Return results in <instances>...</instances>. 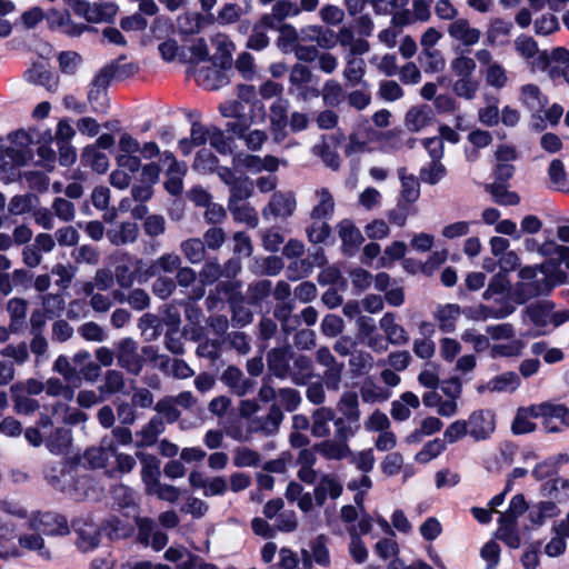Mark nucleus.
Returning <instances> with one entry per match:
<instances>
[{"label":"nucleus","instance_id":"nucleus-2","mask_svg":"<svg viewBox=\"0 0 569 569\" xmlns=\"http://www.w3.org/2000/svg\"><path fill=\"white\" fill-rule=\"evenodd\" d=\"M337 410L340 416L336 417L335 428L341 427L342 430L357 435L361 418L358 393L351 390L343 391L337 402Z\"/></svg>","mask_w":569,"mask_h":569},{"label":"nucleus","instance_id":"nucleus-9","mask_svg":"<svg viewBox=\"0 0 569 569\" xmlns=\"http://www.w3.org/2000/svg\"><path fill=\"white\" fill-rule=\"evenodd\" d=\"M548 402L519 408L511 425L515 435H525L536 429V423L530 418H547Z\"/></svg>","mask_w":569,"mask_h":569},{"label":"nucleus","instance_id":"nucleus-38","mask_svg":"<svg viewBox=\"0 0 569 569\" xmlns=\"http://www.w3.org/2000/svg\"><path fill=\"white\" fill-rule=\"evenodd\" d=\"M101 532H104L110 540L127 539L132 536L133 527L124 523L118 517H109L100 526Z\"/></svg>","mask_w":569,"mask_h":569},{"label":"nucleus","instance_id":"nucleus-48","mask_svg":"<svg viewBox=\"0 0 569 569\" xmlns=\"http://www.w3.org/2000/svg\"><path fill=\"white\" fill-rule=\"evenodd\" d=\"M442 426V421L437 417L425 418L421 421L420 427L407 436L406 441L408 443L420 442L423 437L431 436L440 431Z\"/></svg>","mask_w":569,"mask_h":569},{"label":"nucleus","instance_id":"nucleus-19","mask_svg":"<svg viewBox=\"0 0 569 569\" xmlns=\"http://www.w3.org/2000/svg\"><path fill=\"white\" fill-rule=\"evenodd\" d=\"M336 228L345 253L352 254L365 241L361 231L350 219L341 220Z\"/></svg>","mask_w":569,"mask_h":569},{"label":"nucleus","instance_id":"nucleus-23","mask_svg":"<svg viewBox=\"0 0 569 569\" xmlns=\"http://www.w3.org/2000/svg\"><path fill=\"white\" fill-rule=\"evenodd\" d=\"M221 381L237 396H246L253 388V382L246 378L236 366H229L221 375Z\"/></svg>","mask_w":569,"mask_h":569},{"label":"nucleus","instance_id":"nucleus-62","mask_svg":"<svg viewBox=\"0 0 569 569\" xmlns=\"http://www.w3.org/2000/svg\"><path fill=\"white\" fill-rule=\"evenodd\" d=\"M272 291V283L270 280H259L252 282L247 288V301L250 305H258L263 301Z\"/></svg>","mask_w":569,"mask_h":569},{"label":"nucleus","instance_id":"nucleus-12","mask_svg":"<svg viewBox=\"0 0 569 569\" xmlns=\"http://www.w3.org/2000/svg\"><path fill=\"white\" fill-rule=\"evenodd\" d=\"M377 136V132L369 126L367 119L358 123L357 128L349 134L348 143L345 147V154L352 157L367 150V146Z\"/></svg>","mask_w":569,"mask_h":569},{"label":"nucleus","instance_id":"nucleus-11","mask_svg":"<svg viewBox=\"0 0 569 569\" xmlns=\"http://www.w3.org/2000/svg\"><path fill=\"white\" fill-rule=\"evenodd\" d=\"M289 101L277 98L270 106V130L276 142H281L287 137Z\"/></svg>","mask_w":569,"mask_h":569},{"label":"nucleus","instance_id":"nucleus-64","mask_svg":"<svg viewBox=\"0 0 569 569\" xmlns=\"http://www.w3.org/2000/svg\"><path fill=\"white\" fill-rule=\"evenodd\" d=\"M479 87V81L475 76H472L468 78H457L453 82L452 90L459 98L472 100L476 97Z\"/></svg>","mask_w":569,"mask_h":569},{"label":"nucleus","instance_id":"nucleus-15","mask_svg":"<svg viewBox=\"0 0 569 569\" xmlns=\"http://www.w3.org/2000/svg\"><path fill=\"white\" fill-rule=\"evenodd\" d=\"M284 419L282 409L277 403H272L267 415L257 417L251 421V430L261 432L264 436H274L278 433L279 428Z\"/></svg>","mask_w":569,"mask_h":569},{"label":"nucleus","instance_id":"nucleus-52","mask_svg":"<svg viewBox=\"0 0 569 569\" xmlns=\"http://www.w3.org/2000/svg\"><path fill=\"white\" fill-rule=\"evenodd\" d=\"M418 60L426 73H436L445 68V58L440 50H422Z\"/></svg>","mask_w":569,"mask_h":569},{"label":"nucleus","instance_id":"nucleus-20","mask_svg":"<svg viewBox=\"0 0 569 569\" xmlns=\"http://www.w3.org/2000/svg\"><path fill=\"white\" fill-rule=\"evenodd\" d=\"M44 445L51 453L66 455L72 445V432L66 427L44 431Z\"/></svg>","mask_w":569,"mask_h":569},{"label":"nucleus","instance_id":"nucleus-55","mask_svg":"<svg viewBox=\"0 0 569 569\" xmlns=\"http://www.w3.org/2000/svg\"><path fill=\"white\" fill-rule=\"evenodd\" d=\"M328 218L311 219L312 222L307 227V238L311 243H322L331 234V228L326 221Z\"/></svg>","mask_w":569,"mask_h":569},{"label":"nucleus","instance_id":"nucleus-4","mask_svg":"<svg viewBox=\"0 0 569 569\" xmlns=\"http://www.w3.org/2000/svg\"><path fill=\"white\" fill-rule=\"evenodd\" d=\"M356 435L335 428L332 439H325L313 446V450L329 460H343L350 456L349 440Z\"/></svg>","mask_w":569,"mask_h":569},{"label":"nucleus","instance_id":"nucleus-29","mask_svg":"<svg viewBox=\"0 0 569 569\" xmlns=\"http://www.w3.org/2000/svg\"><path fill=\"white\" fill-rule=\"evenodd\" d=\"M291 360L292 367L289 369V377L293 385L305 386L313 376L312 361L308 356L299 355Z\"/></svg>","mask_w":569,"mask_h":569},{"label":"nucleus","instance_id":"nucleus-54","mask_svg":"<svg viewBox=\"0 0 569 569\" xmlns=\"http://www.w3.org/2000/svg\"><path fill=\"white\" fill-rule=\"evenodd\" d=\"M487 191L493 198V201L500 206H516L520 202V197L509 191L503 183L495 182L486 187Z\"/></svg>","mask_w":569,"mask_h":569},{"label":"nucleus","instance_id":"nucleus-22","mask_svg":"<svg viewBox=\"0 0 569 569\" xmlns=\"http://www.w3.org/2000/svg\"><path fill=\"white\" fill-rule=\"evenodd\" d=\"M336 412L330 407L321 406L311 413V435L316 438H328L331 433L330 423L335 425Z\"/></svg>","mask_w":569,"mask_h":569},{"label":"nucleus","instance_id":"nucleus-61","mask_svg":"<svg viewBox=\"0 0 569 569\" xmlns=\"http://www.w3.org/2000/svg\"><path fill=\"white\" fill-rule=\"evenodd\" d=\"M228 203L244 202L252 194L253 184L248 178L239 177L230 187Z\"/></svg>","mask_w":569,"mask_h":569},{"label":"nucleus","instance_id":"nucleus-27","mask_svg":"<svg viewBox=\"0 0 569 569\" xmlns=\"http://www.w3.org/2000/svg\"><path fill=\"white\" fill-rule=\"evenodd\" d=\"M315 199L317 203L310 211V219L331 218L336 208L331 191L326 187L318 188L315 190Z\"/></svg>","mask_w":569,"mask_h":569},{"label":"nucleus","instance_id":"nucleus-49","mask_svg":"<svg viewBox=\"0 0 569 569\" xmlns=\"http://www.w3.org/2000/svg\"><path fill=\"white\" fill-rule=\"evenodd\" d=\"M71 257L77 264H88L91 267L97 266L100 262V251L92 244H81L76 247Z\"/></svg>","mask_w":569,"mask_h":569},{"label":"nucleus","instance_id":"nucleus-32","mask_svg":"<svg viewBox=\"0 0 569 569\" xmlns=\"http://www.w3.org/2000/svg\"><path fill=\"white\" fill-rule=\"evenodd\" d=\"M126 388V378L123 372L116 369H108L103 375V381L98 387L101 396L109 398L113 395L121 393Z\"/></svg>","mask_w":569,"mask_h":569},{"label":"nucleus","instance_id":"nucleus-21","mask_svg":"<svg viewBox=\"0 0 569 569\" xmlns=\"http://www.w3.org/2000/svg\"><path fill=\"white\" fill-rule=\"evenodd\" d=\"M343 491L342 485L331 475H323L313 489L315 502L322 507L328 498L336 500Z\"/></svg>","mask_w":569,"mask_h":569},{"label":"nucleus","instance_id":"nucleus-46","mask_svg":"<svg viewBox=\"0 0 569 569\" xmlns=\"http://www.w3.org/2000/svg\"><path fill=\"white\" fill-rule=\"evenodd\" d=\"M366 73V62L362 58L347 56L343 78L352 86L360 84Z\"/></svg>","mask_w":569,"mask_h":569},{"label":"nucleus","instance_id":"nucleus-7","mask_svg":"<svg viewBox=\"0 0 569 569\" xmlns=\"http://www.w3.org/2000/svg\"><path fill=\"white\" fill-rule=\"evenodd\" d=\"M296 207L297 202L292 192H274L262 209V217L266 220L287 219L293 214Z\"/></svg>","mask_w":569,"mask_h":569},{"label":"nucleus","instance_id":"nucleus-45","mask_svg":"<svg viewBox=\"0 0 569 569\" xmlns=\"http://www.w3.org/2000/svg\"><path fill=\"white\" fill-rule=\"evenodd\" d=\"M431 121V110L428 107L411 108L405 119V123L410 131H420Z\"/></svg>","mask_w":569,"mask_h":569},{"label":"nucleus","instance_id":"nucleus-44","mask_svg":"<svg viewBox=\"0 0 569 569\" xmlns=\"http://www.w3.org/2000/svg\"><path fill=\"white\" fill-rule=\"evenodd\" d=\"M81 160L83 164L91 167L98 173H104L109 168L107 154L99 151L96 146L86 147Z\"/></svg>","mask_w":569,"mask_h":569},{"label":"nucleus","instance_id":"nucleus-41","mask_svg":"<svg viewBox=\"0 0 569 569\" xmlns=\"http://www.w3.org/2000/svg\"><path fill=\"white\" fill-rule=\"evenodd\" d=\"M559 513L557 505L552 501H539L529 506V520L535 526H540L549 518Z\"/></svg>","mask_w":569,"mask_h":569},{"label":"nucleus","instance_id":"nucleus-31","mask_svg":"<svg viewBox=\"0 0 569 569\" xmlns=\"http://www.w3.org/2000/svg\"><path fill=\"white\" fill-rule=\"evenodd\" d=\"M273 28L272 18L269 14L263 16L252 28V32L247 40V47L252 50H263L269 46L268 29Z\"/></svg>","mask_w":569,"mask_h":569},{"label":"nucleus","instance_id":"nucleus-18","mask_svg":"<svg viewBox=\"0 0 569 569\" xmlns=\"http://www.w3.org/2000/svg\"><path fill=\"white\" fill-rule=\"evenodd\" d=\"M512 22L503 18H491L485 32V44L488 47L503 46L512 31Z\"/></svg>","mask_w":569,"mask_h":569},{"label":"nucleus","instance_id":"nucleus-33","mask_svg":"<svg viewBox=\"0 0 569 569\" xmlns=\"http://www.w3.org/2000/svg\"><path fill=\"white\" fill-rule=\"evenodd\" d=\"M37 520L46 535L64 536L70 531L66 518L61 515L44 512L40 513Z\"/></svg>","mask_w":569,"mask_h":569},{"label":"nucleus","instance_id":"nucleus-5","mask_svg":"<svg viewBox=\"0 0 569 569\" xmlns=\"http://www.w3.org/2000/svg\"><path fill=\"white\" fill-rule=\"evenodd\" d=\"M117 363L128 373L139 376L143 368V359L138 353V343L132 338L127 337L119 340L116 345Z\"/></svg>","mask_w":569,"mask_h":569},{"label":"nucleus","instance_id":"nucleus-63","mask_svg":"<svg viewBox=\"0 0 569 569\" xmlns=\"http://www.w3.org/2000/svg\"><path fill=\"white\" fill-rule=\"evenodd\" d=\"M499 529L497 531V538L502 540L509 548L517 549L521 545V539L518 533L517 523L503 520H498Z\"/></svg>","mask_w":569,"mask_h":569},{"label":"nucleus","instance_id":"nucleus-34","mask_svg":"<svg viewBox=\"0 0 569 569\" xmlns=\"http://www.w3.org/2000/svg\"><path fill=\"white\" fill-rule=\"evenodd\" d=\"M179 249L183 258L191 264H199L206 259L207 249L201 238H188L180 242Z\"/></svg>","mask_w":569,"mask_h":569},{"label":"nucleus","instance_id":"nucleus-40","mask_svg":"<svg viewBox=\"0 0 569 569\" xmlns=\"http://www.w3.org/2000/svg\"><path fill=\"white\" fill-rule=\"evenodd\" d=\"M116 455V448L112 445L88 448L83 453V459L93 469L107 467L111 456Z\"/></svg>","mask_w":569,"mask_h":569},{"label":"nucleus","instance_id":"nucleus-39","mask_svg":"<svg viewBox=\"0 0 569 569\" xmlns=\"http://www.w3.org/2000/svg\"><path fill=\"white\" fill-rule=\"evenodd\" d=\"M187 172V166L183 162L173 160L167 170V180L164 182L166 190L173 196H178L182 191V178Z\"/></svg>","mask_w":569,"mask_h":569},{"label":"nucleus","instance_id":"nucleus-3","mask_svg":"<svg viewBox=\"0 0 569 569\" xmlns=\"http://www.w3.org/2000/svg\"><path fill=\"white\" fill-rule=\"evenodd\" d=\"M109 259L116 264L112 271L117 284L123 289L131 288L141 269L142 260L133 261L132 256L124 251H114L109 256Z\"/></svg>","mask_w":569,"mask_h":569},{"label":"nucleus","instance_id":"nucleus-17","mask_svg":"<svg viewBox=\"0 0 569 569\" xmlns=\"http://www.w3.org/2000/svg\"><path fill=\"white\" fill-rule=\"evenodd\" d=\"M293 352L290 346L273 348L267 355V365L269 371L279 379L289 377L290 360Z\"/></svg>","mask_w":569,"mask_h":569},{"label":"nucleus","instance_id":"nucleus-1","mask_svg":"<svg viewBox=\"0 0 569 569\" xmlns=\"http://www.w3.org/2000/svg\"><path fill=\"white\" fill-rule=\"evenodd\" d=\"M46 478L56 489L70 493L77 499L88 495L90 478L82 473L80 462L63 460L47 470Z\"/></svg>","mask_w":569,"mask_h":569},{"label":"nucleus","instance_id":"nucleus-56","mask_svg":"<svg viewBox=\"0 0 569 569\" xmlns=\"http://www.w3.org/2000/svg\"><path fill=\"white\" fill-rule=\"evenodd\" d=\"M510 290V281L503 272L496 273L489 281L487 289L482 293L485 300L495 299L497 296H503Z\"/></svg>","mask_w":569,"mask_h":569},{"label":"nucleus","instance_id":"nucleus-14","mask_svg":"<svg viewBox=\"0 0 569 569\" xmlns=\"http://www.w3.org/2000/svg\"><path fill=\"white\" fill-rule=\"evenodd\" d=\"M73 530L77 535L76 546L81 552H89L100 545L101 529L99 526L87 521H77L73 523Z\"/></svg>","mask_w":569,"mask_h":569},{"label":"nucleus","instance_id":"nucleus-43","mask_svg":"<svg viewBox=\"0 0 569 569\" xmlns=\"http://www.w3.org/2000/svg\"><path fill=\"white\" fill-rule=\"evenodd\" d=\"M520 101L531 111H540L546 104V98L542 96L538 86L528 83L520 88Z\"/></svg>","mask_w":569,"mask_h":569},{"label":"nucleus","instance_id":"nucleus-59","mask_svg":"<svg viewBox=\"0 0 569 569\" xmlns=\"http://www.w3.org/2000/svg\"><path fill=\"white\" fill-rule=\"evenodd\" d=\"M28 305L24 299L12 298L8 301L7 311L10 316V329L17 331L27 316Z\"/></svg>","mask_w":569,"mask_h":569},{"label":"nucleus","instance_id":"nucleus-58","mask_svg":"<svg viewBox=\"0 0 569 569\" xmlns=\"http://www.w3.org/2000/svg\"><path fill=\"white\" fill-rule=\"evenodd\" d=\"M222 264L218 258L213 257L204 259L201 270L199 271V278L202 284H212L222 278Z\"/></svg>","mask_w":569,"mask_h":569},{"label":"nucleus","instance_id":"nucleus-6","mask_svg":"<svg viewBox=\"0 0 569 569\" xmlns=\"http://www.w3.org/2000/svg\"><path fill=\"white\" fill-rule=\"evenodd\" d=\"M466 422L469 436L475 441L490 439L496 430V417L489 409H479L471 412Z\"/></svg>","mask_w":569,"mask_h":569},{"label":"nucleus","instance_id":"nucleus-50","mask_svg":"<svg viewBox=\"0 0 569 569\" xmlns=\"http://www.w3.org/2000/svg\"><path fill=\"white\" fill-rule=\"evenodd\" d=\"M153 409L158 413L157 416L163 418L164 423H174L181 417V412L172 399V396H166L159 399Z\"/></svg>","mask_w":569,"mask_h":569},{"label":"nucleus","instance_id":"nucleus-57","mask_svg":"<svg viewBox=\"0 0 569 569\" xmlns=\"http://www.w3.org/2000/svg\"><path fill=\"white\" fill-rule=\"evenodd\" d=\"M553 306L549 301L532 303L526 308L528 318L537 326L549 322Z\"/></svg>","mask_w":569,"mask_h":569},{"label":"nucleus","instance_id":"nucleus-53","mask_svg":"<svg viewBox=\"0 0 569 569\" xmlns=\"http://www.w3.org/2000/svg\"><path fill=\"white\" fill-rule=\"evenodd\" d=\"M323 102L330 107H338L345 98L342 86L335 79L327 80L320 91Z\"/></svg>","mask_w":569,"mask_h":569},{"label":"nucleus","instance_id":"nucleus-60","mask_svg":"<svg viewBox=\"0 0 569 569\" xmlns=\"http://www.w3.org/2000/svg\"><path fill=\"white\" fill-rule=\"evenodd\" d=\"M277 400L278 402L276 403L288 412L296 411L302 402L300 392L297 389L290 387L278 389Z\"/></svg>","mask_w":569,"mask_h":569},{"label":"nucleus","instance_id":"nucleus-47","mask_svg":"<svg viewBox=\"0 0 569 569\" xmlns=\"http://www.w3.org/2000/svg\"><path fill=\"white\" fill-rule=\"evenodd\" d=\"M399 178L401 181V201L406 203H413L418 200L420 196V183L418 179L410 174H406V169L401 168L399 170Z\"/></svg>","mask_w":569,"mask_h":569},{"label":"nucleus","instance_id":"nucleus-35","mask_svg":"<svg viewBox=\"0 0 569 569\" xmlns=\"http://www.w3.org/2000/svg\"><path fill=\"white\" fill-rule=\"evenodd\" d=\"M553 64L549 69L551 79L562 78L569 84V50L557 47L551 51Z\"/></svg>","mask_w":569,"mask_h":569},{"label":"nucleus","instance_id":"nucleus-10","mask_svg":"<svg viewBox=\"0 0 569 569\" xmlns=\"http://www.w3.org/2000/svg\"><path fill=\"white\" fill-rule=\"evenodd\" d=\"M448 36L465 47H473L479 43L482 32L472 27L467 18L459 17L447 28Z\"/></svg>","mask_w":569,"mask_h":569},{"label":"nucleus","instance_id":"nucleus-13","mask_svg":"<svg viewBox=\"0 0 569 569\" xmlns=\"http://www.w3.org/2000/svg\"><path fill=\"white\" fill-rule=\"evenodd\" d=\"M72 9L77 16L86 19L88 22L93 23L107 21L116 13V8L113 4H90L83 0H74Z\"/></svg>","mask_w":569,"mask_h":569},{"label":"nucleus","instance_id":"nucleus-42","mask_svg":"<svg viewBox=\"0 0 569 569\" xmlns=\"http://www.w3.org/2000/svg\"><path fill=\"white\" fill-rule=\"evenodd\" d=\"M139 234V228L134 222H122L117 230H110L108 232L109 241L113 246H123L132 243L137 240Z\"/></svg>","mask_w":569,"mask_h":569},{"label":"nucleus","instance_id":"nucleus-36","mask_svg":"<svg viewBox=\"0 0 569 569\" xmlns=\"http://www.w3.org/2000/svg\"><path fill=\"white\" fill-rule=\"evenodd\" d=\"M419 406V398L413 392L407 391L400 396V400L391 403L390 413L395 420L405 421L411 415L409 408L417 409Z\"/></svg>","mask_w":569,"mask_h":569},{"label":"nucleus","instance_id":"nucleus-37","mask_svg":"<svg viewBox=\"0 0 569 569\" xmlns=\"http://www.w3.org/2000/svg\"><path fill=\"white\" fill-rule=\"evenodd\" d=\"M180 264H182V259L179 254L174 252L163 253L151 262L147 269V274L154 277L161 272L172 273L179 269Z\"/></svg>","mask_w":569,"mask_h":569},{"label":"nucleus","instance_id":"nucleus-8","mask_svg":"<svg viewBox=\"0 0 569 569\" xmlns=\"http://www.w3.org/2000/svg\"><path fill=\"white\" fill-rule=\"evenodd\" d=\"M110 83L109 71H99L90 83L88 102L97 113H106L108 109L107 88Z\"/></svg>","mask_w":569,"mask_h":569},{"label":"nucleus","instance_id":"nucleus-30","mask_svg":"<svg viewBox=\"0 0 569 569\" xmlns=\"http://www.w3.org/2000/svg\"><path fill=\"white\" fill-rule=\"evenodd\" d=\"M138 457L142 463L141 478L148 492L160 482V461L152 455L139 453Z\"/></svg>","mask_w":569,"mask_h":569},{"label":"nucleus","instance_id":"nucleus-24","mask_svg":"<svg viewBox=\"0 0 569 569\" xmlns=\"http://www.w3.org/2000/svg\"><path fill=\"white\" fill-rule=\"evenodd\" d=\"M164 430L166 423L163 418L160 416L151 417L149 421L142 427V429L137 432L138 440L136 442V447H152L158 441V437L163 433Z\"/></svg>","mask_w":569,"mask_h":569},{"label":"nucleus","instance_id":"nucleus-28","mask_svg":"<svg viewBox=\"0 0 569 569\" xmlns=\"http://www.w3.org/2000/svg\"><path fill=\"white\" fill-rule=\"evenodd\" d=\"M520 386V378L516 372L508 371L490 379L486 385L478 387L479 392H508Z\"/></svg>","mask_w":569,"mask_h":569},{"label":"nucleus","instance_id":"nucleus-26","mask_svg":"<svg viewBox=\"0 0 569 569\" xmlns=\"http://www.w3.org/2000/svg\"><path fill=\"white\" fill-rule=\"evenodd\" d=\"M460 313L461 309L459 305H439L433 312V318L442 332L450 333L456 330V323Z\"/></svg>","mask_w":569,"mask_h":569},{"label":"nucleus","instance_id":"nucleus-25","mask_svg":"<svg viewBox=\"0 0 569 569\" xmlns=\"http://www.w3.org/2000/svg\"><path fill=\"white\" fill-rule=\"evenodd\" d=\"M381 330L386 333L388 342L395 346H402L409 341V336L406 329L396 322V317L392 312H387L379 321Z\"/></svg>","mask_w":569,"mask_h":569},{"label":"nucleus","instance_id":"nucleus-16","mask_svg":"<svg viewBox=\"0 0 569 569\" xmlns=\"http://www.w3.org/2000/svg\"><path fill=\"white\" fill-rule=\"evenodd\" d=\"M552 287L553 283L545 276L542 279H536V281L517 283L512 297L517 303L523 305L531 298L548 293Z\"/></svg>","mask_w":569,"mask_h":569},{"label":"nucleus","instance_id":"nucleus-51","mask_svg":"<svg viewBox=\"0 0 569 569\" xmlns=\"http://www.w3.org/2000/svg\"><path fill=\"white\" fill-rule=\"evenodd\" d=\"M228 210L231 212L236 221L244 222L251 228H256L258 226L257 212L248 203H228Z\"/></svg>","mask_w":569,"mask_h":569}]
</instances>
